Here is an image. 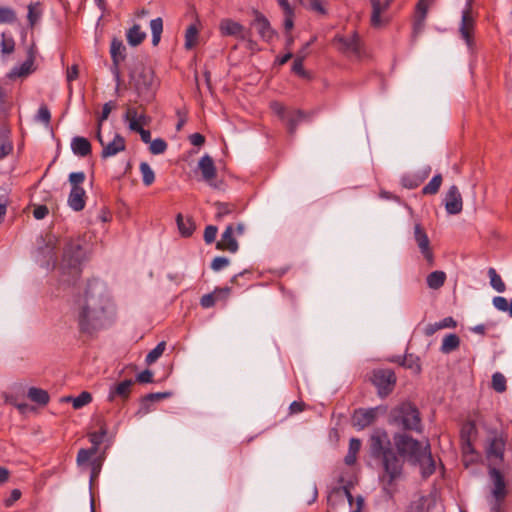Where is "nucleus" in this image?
<instances>
[{"label": "nucleus", "instance_id": "obj_1", "mask_svg": "<svg viewBox=\"0 0 512 512\" xmlns=\"http://www.w3.org/2000/svg\"><path fill=\"white\" fill-rule=\"evenodd\" d=\"M72 312L81 333L93 335L112 321L114 304L107 285L90 280L73 304Z\"/></svg>", "mask_w": 512, "mask_h": 512}, {"label": "nucleus", "instance_id": "obj_2", "mask_svg": "<svg viewBox=\"0 0 512 512\" xmlns=\"http://www.w3.org/2000/svg\"><path fill=\"white\" fill-rule=\"evenodd\" d=\"M382 466L383 472L379 476L382 491L392 499L397 492V481L402 477L403 462L393 451H386L382 457Z\"/></svg>", "mask_w": 512, "mask_h": 512}, {"label": "nucleus", "instance_id": "obj_3", "mask_svg": "<svg viewBox=\"0 0 512 512\" xmlns=\"http://www.w3.org/2000/svg\"><path fill=\"white\" fill-rule=\"evenodd\" d=\"M393 422L405 430H421V418L418 409L411 403H402L392 411Z\"/></svg>", "mask_w": 512, "mask_h": 512}, {"label": "nucleus", "instance_id": "obj_4", "mask_svg": "<svg viewBox=\"0 0 512 512\" xmlns=\"http://www.w3.org/2000/svg\"><path fill=\"white\" fill-rule=\"evenodd\" d=\"M489 476L494 484V487L491 491V496L488 498L490 511L503 512V504L507 496L504 477L497 468H490Z\"/></svg>", "mask_w": 512, "mask_h": 512}, {"label": "nucleus", "instance_id": "obj_5", "mask_svg": "<svg viewBox=\"0 0 512 512\" xmlns=\"http://www.w3.org/2000/svg\"><path fill=\"white\" fill-rule=\"evenodd\" d=\"M394 444L398 453L403 457H407L413 463L426 449V443L422 444L409 435L401 433L394 436Z\"/></svg>", "mask_w": 512, "mask_h": 512}, {"label": "nucleus", "instance_id": "obj_6", "mask_svg": "<svg viewBox=\"0 0 512 512\" xmlns=\"http://www.w3.org/2000/svg\"><path fill=\"white\" fill-rule=\"evenodd\" d=\"M154 73L150 68L142 67L132 74V85L139 97L150 99L154 90Z\"/></svg>", "mask_w": 512, "mask_h": 512}, {"label": "nucleus", "instance_id": "obj_7", "mask_svg": "<svg viewBox=\"0 0 512 512\" xmlns=\"http://www.w3.org/2000/svg\"><path fill=\"white\" fill-rule=\"evenodd\" d=\"M245 232L243 223L229 224L221 235L220 240L216 243V248L230 253H236L239 249L237 237L242 236Z\"/></svg>", "mask_w": 512, "mask_h": 512}, {"label": "nucleus", "instance_id": "obj_8", "mask_svg": "<svg viewBox=\"0 0 512 512\" xmlns=\"http://www.w3.org/2000/svg\"><path fill=\"white\" fill-rule=\"evenodd\" d=\"M84 259V252L79 241H70L63 254V268H68L69 273L77 276L80 273V264Z\"/></svg>", "mask_w": 512, "mask_h": 512}, {"label": "nucleus", "instance_id": "obj_9", "mask_svg": "<svg viewBox=\"0 0 512 512\" xmlns=\"http://www.w3.org/2000/svg\"><path fill=\"white\" fill-rule=\"evenodd\" d=\"M370 381L377 388L380 397L389 395L396 384V375L390 369H375L372 371Z\"/></svg>", "mask_w": 512, "mask_h": 512}, {"label": "nucleus", "instance_id": "obj_10", "mask_svg": "<svg viewBox=\"0 0 512 512\" xmlns=\"http://www.w3.org/2000/svg\"><path fill=\"white\" fill-rule=\"evenodd\" d=\"M414 239L421 254L427 263L432 266L434 264V254L431 249L428 235L420 223H416L414 225Z\"/></svg>", "mask_w": 512, "mask_h": 512}, {"label": "nucleus", "instance_id": "obj_11", "mask_svg": "<svg viewBox=\"0 0 512 512\" xmlns=\"http://www.w3.org/2000/svg\"><path fill=\"white\" fill-rule=\"evenodd\" d=\"M96 137L102 146V152L101 157L102 158H109L117 155L119 152H122L126 148V142L124 137H122L120 134L116 133L113 137V139L105 143L101 131H97Z\"/></svg>", "mask_w": 512, "mask_h": 512}, {"label": "nucleus", "instance_id": "obj_12", "mask_svg": "<svg viewBox=\"0 0 512 512\" xmlns=\"http://www.w3.org/2000/svg\"><path fill=\"white\" fill-rule=\"evenodd\" d=\"M371 4V17H370V23L371 26L374 28H381L385 26L389 19L385 16H383V13H385L393 0H385L384 2H381L380 0H369Z\"/></svg>", "mask_w": 512, "mask_h": 512}, {"label": "nucleus", "instance_id": "obj_13", "mask_svg": "<svg viewBox=\"0 0 512 512\" xmlns=\"http://www.w3.org/2000/svg\"><path fill=\"white\" fill-rule=\"evenodd\" d=\"M333 42L337 45L338 49L346 54L359 56L361 53L360 38L356 33L349 36L337 35L334 37Z\"/></svg>", "mask_w": 512, "mask_h": 512}, {"label": "nucleus", "instance_id": "obj_14", "mask_svg": "<svg viewBox=\"0 0 512 512\" xmlns=\"http://www.w3.org/2000/svg\"><path fill=\"white\" fill-rule=\"evenodd\" d=\"M389 446L390 440L385 431L377 430L371 435L370 449L373 457H384L386 451H392Z\"/></svg>", "mask_w": 512, "mask_h": 512}, {"label": "nucleus", "instance_id": "obj_15", "mask_svg": "<svg viewBox=\"0 0 512 512\" xmlns=\"http://www.w3.org/2000/svg\"><path fill=\"white\" fill-rule=\"evenodd\" d=\"M34 61V50L33 48H30L28 51L27 59L19 66L13 67L7 74V78L10 80H16L18 78H26L27 76L31 75L36 70Z\"/></svg>", "mask_w": 512, "mask_h": 512}, {"label": "nucleus", "instance_id": "obj_16", "mask_svg": "<svg viewBox=\"0 0 512 512\" xmlns=\"http://www.w3.org/2000/svg\"><path fill=\"white\" fill-rule=\"evenodd\" d=\"M124 120L128 122V127L131 131L139 130L150 123V118L144 111H140L137 107H127L124 114Z\"/></svg>", "mask_w": 512, "mask_h": 512}, {"label": "nucleus", "instance_id": "obj_17", "mask_svg": "<svg viewBox=\"0 0 512 512\" xmlns=\"http://www.w3.org/2000/svg\"><path fill=\"white\" fill-rule=\"evenodd\" d=\"M445 209L448 214H459L463 209L461 193L456 185H452L445 195Z\"/></svg>", "mask_w": 512, "mask_h": 512}, {"label": "nucleus", "instance_id": "obj_18", "mask_svg": "<svg viewBox=\"0 0 512 512\" xmlns=\"http://www.w3.org/2000/svg\"><path fill=\"white\" fill-rule=\"evenodd\" d=\"M219 29L224 36H235L241 40L246 39L247 36L245 27L229 18L221 20Z\"/></svg>", "mask_w": 512, "mask_h": 512}, {"label": "nucleus", "instance_id": "obj_19", "mask_svg": "<svg viewBox=\"0 0 512 512\" xmlns=\"http://www.w3.org/2000/svg\"><path fill=\"white\" fill-rule=\"evenodd\" d=\"M505 444V439L502 435L495 434L491 437L486 448L487 458L496 459L501 462L504 457Z\"/></svg>", "mask_w": 512, "mask_h": 512}, {"label": "nucleus", "instance_id": "obj_20", "mask_svg": "<svg viewBox=\"0 0 512 512\" xmlns=\"http://www.w3.org/2000/svg\"><path fill=\"white\" fill-rule=\"evenodd\" d=\"M378 408L358 409L353 414V425L358 429H364L371 425L377 417Z\"/></svg>", "mask_w": 512, "mask_h": 512}, {"label": "nucleus", "instance_id": "obj_21", "mask_svg": "<svg viewBox=\"0 0 512 512\" xmlns=\"http://www.w3.org/2000/svg\"><path fill=\"white\" fill-rule=\"evenodd\" d=\"M86 199V191L83 187H72L67 199V204L73 211L79 212L85 208Z\"/></svg>", "mask_w": 512, "mask_h": 512}, {"label": "nucleus", "instance_id": "obj_22", "mask_svg": "<svg viewBox=\"0 0 512 512\" xmlns=\"http://www.w3.org/2000/svg\"><path fill=\"white\" fill-rule=\"evenodd\" d=\"M252 25L255 27L258 34L264 41L270 42L273 39L275 35L274 30L272 29L267 18L264 17L262 14H256V17Z\"/></svg>", "mask_w": 512, "mask_h": 512}, {"label": "nucleus", "instance_id": "obj_23", "mask_svg": "<svg viewBox=\"0 0 512 512\" xmlns=\"http://www.w3.org/2000/svg\"><path fill=\"white\" fill-rule=\"evenodd\" d=\"M310 118L311 114L303 110L296 109L289 111L285 120L289 134L294 135L298 125L303 121L309 120Z\"/></svg>", "mask_w": 512, "mask_h": 512}, {"label": "nucleus", "instance_id": "obj_24", "mask_svg": "<svg viewBox=\"0 0 512 512\" xmlns=\"http://www.w3.org/2000/svg\"><path fill=\"white\" fill-rule=\"evenodd\" d=\"M414 464H418L421 468L422 475L424 477H428L432 475L435 471V462L432 458L430 452V445L426 443V449L422 452V454L417 458Z\"/></svg>", "mask_w": 512, "mask_h": 512}, {"label": "nucleus", "instance_id": "obj_25", "mask_svg": "<svg viewBox=\"0 0 512 512\" xmlns=\"http://www.w3.org/2000/svg\"><path fill=\"white\" fill-rule=\"evenodd\" d=\"M198 168L202 174L203 180L211 184L217 173L213 159L207 154L202 156L198 162Z\"/></svg>", "mask_w": 512, "mask_h": 512}, {"label": "nucleus", "instance_id": "obj_26", "mask_svg": "<svg viewBox=\"0 0 512 512\" xmlns=\"http://www.w3.org/2000/svg\"><path fill=\"white\" fill-rule=\"evenodd\" d=\"M133 385L132 380H124L110 388L109 394H108V401L112 402L117 397L122 398L123 400H126L131 392V386Z\"/></svg>", "mask_w": 512, "mask_h": 512}, {"label": "nucleus", "instance_id": "obj_27", "mask_svg": "<svg viewBox=\"0 0 512 512\" xmlns=\"http://www.w3.org/2000/svg\"><path fill=\"white\" fill-rule=\"evenodd\" d=\"M230 293V288L215 289L212 293L205 294L200 299L203 308H210L215 305L216 301L226 299Z\"/></svg>", "mask_w": 512, "mask_h": 512}, {"label": "nucleus", "instance_id": "obj_28", "mask_svg": "<svg viewBox=\"0 0 512 512\" xmlns=\"http://www.w3.org/2000/svg\"><path fill=\"white\" fill-rule=\"evenodd\" d=\"M96 454L95 448L90 449H80L77 454V464L79 466H84L87 464L91 465L92 468V474H91V480H93L94 476L97 474L98 470V464L96 461L91 462V458Z\"/></svg>", "mask_w": 512, "mask_h": 512}, {"label": "nucleus", "instance_id": "obj_29", "mask_svg": "<svg viewBox=\"0 0 512 512\" xmlns=\"http://www.w3.org/2000/svg\"><path fill=\"white\" fill-rule=\"evenodd\" d=\"M71 149L75 155L86 157L91 153V144L85 137L76 136L71 141Z\"/></svg>", "mask_w": 512, "mask_h": 512}, {"label": "nucleus", "instance_id": "obj_30", "mask_svg": "<svg viewBox=\"0 0 512 512\" xmlns=\"http://www.w3.org/2000/svg\"><path fill=\"white\" fill-rule=\"evenodd\" d=\"M446 278L444 271L437 270L427 275L426 283L430 289L437 290L444 285Z\"/></svg>", "mask_w": 512, "mask_h": 512}, {"label": "nucleus", "instance_id": "obj_31", "mask_svg": "<svg viewBox=\"0 0 512 512\" xmlns=\"http://www.w3.org/2000/svg\"><path fill=\"white\" fill-rule=\"evenodd\" d=\"M125 46L123 45L122 41L118 39H113L111 42V58L113 60V63L115 67L119 65V63L124 60L125 58Z\"/></svg>", "mask_w": 512, "mask_h": 512}, {"label": "nucleus", "instance_id": "obj_32", "mask_svg": "<svg viewBox=\"0 0 512 512\" xmlns=\"http://www.w3.org/2000/svg\"><path fill=\"white\" fill-rule=\"evenodd\" d=\"M429 173H430V168L428 167L424 171L422 176L404 175L401 178V183H402L403 187H405V188L415 189L424 181V179L429 175Z\"/></svg>", "mask_w": 512, "mask_h": 512}, {"label": "nucleus", "instance_id": "obj_33", "mask_svg": "<svg viewBox=\"0 0 512 512\" xmlns=\"http://www.w3.org/2000/svg\"><path fill=\"white\" fill-rule=\"evenodd\" d=\"M127 42L131 46H138L146 38V33L141 30L140 25H133L127 32Z\"/></svg>", "mask_w": 512, "mask_h": 512}, {"label": "nucleus", "instance_id": "obj_34", "mask_svg": "<svg viewBox=\"0 0 512 512\" xmlns=\"http://www.w3.org/2000/svg\"><path fill=\"white\" fill-rule=\"evenodd\" d=\"M176 222L182 236L189 237L192 235L195 230V225L191 218H184L182 214H178Z\"/></svg>", "mask_w": 512, "mask_h": 512}, {"label": "nucleus", "instance_id": "obj_35", "mask_svg": "<svg viewBox=\"0 0 512 512\" xmlns=\"http://www.w3.org/2000/svg\"><path fill=\"white\" fill-rule=\"evenodd\" d=\"M460 345V338L457 334L451 333L446 335L443 338L442 345H441V352L444 354H449L452 351L456 350Z\"/></svg>", "mask_w": 512, "mask_h": 512}, {"label": "nucleus", "instance_id": "obj_36", "mask_svg": "<svg viewBox=\"0 0 512 512\" xmlns=\"http://www.w3.org/2000/svg\"><path fill=\"white\" fill-rule=\"evenodd\" d=\"M28 397L31 401L38 403L40 405H46L49 402V394L46 390L31 387L28 390Z\"/></svg>", "mask_w": 512, "mask_h": 512}, {"label": "nucleus", "instance_id": "obj_37", "mask_svg": "<svg viewBox=\"0 0 512 512\" xmlns=\"http://www.w3.org/2000/svg\"><path fill=\"white\" fill-rule=\"evenodd\" d=\"M299 2L307 9H310L311 11H313L317 14H320V15L327 14V9H326L327 2L325 0H299Z\"/></svg>", "mask_w": 512, "mask_h": 512}, {"label": "nucleus", "instance_id": "obj_38", "mask_svg": "<svg viewBox=\"0 0 512 512\" xmlns=\"http://www.w3.org/2000/svg\"><path fill=\"white\" fill-rule=\"evenodd\" d=\"M13 149L12 142L9 137V131L8 130H1L0 131V159H3L8 154L11 153Z\"/></svg>", "mask_w": 512, "mask_h": 512}, {"label": "nucleus", "instance_id": "obj_39", "mask_svg": "<svg viewBox=\"0 0 512 512\" xmlns=\"http://www.w3.org/2000/svg\"><path fill=\"white\" fill-rule=\"evenodd\" d=\"M15 40L12 35L3 32L1 34L0 48L2 55H11L15 51Z\"/></svg>", "mask_w": 512, "mask_h": 512}, {"label": "nucleus", "instance_id": "obj_40", "mask_svg": "<svg viewBox=\"0 0 512 512\" xmlns=\"http://www.w3.org/2000/svg\"><path fill=\"white\" fill-rule=\"evenodd\" d=\"M150 29L152 33V44L154 46H157L161 39V34L163 31V20L162 18L158 17L155 19H152L150 22Z\"/></svg>", "mask_w": 512, "mask_h": 512}, {"label": "nucleus", "instance_id": "obj_41", "mask_svg": "<svg viewBox=\"0 0 512 512\" xmlns=\"http://www.w3.org/2000/svg\"><path fill=\"white\" fill-rule=\"evenodd\" d=\"M65 401H71L74 409H80L92 401V395L87 392H81L77 397H66Z\"/></svg>", "mask_w": 512, "mask_h": 512}, {"label": "nucleus", "instance_id": "obj_42", "mask_svg": "<svg viewBox=\"0 0 512 512\" xmlns=\"http://www.w3.org/2000/svg\"><path fill=\"white\" fill-rule=\"evenodd\" d=\"M199 30L196 25H190L185 32V47L192 49L198 43Z\"/></svg>", "mask_w": 512, "mask_h": 512}, {"label": "nucleus", "instance_id": "obj_43", "mask_svg": "<svg viewBox=\"0 0 512 512\" xmlns=\"http://www.w3.org/2000/svg\"><path fill=\"white\" fill-rule=\"evenodd\" d=\"M488 276L490 279V285L495 291L503 293L506 290L505 283L494 268L488 269Z\"/></svg>", "mask_w": 512, "mask_h": 512}, {"label": "nucleus", "instance_id": "obj_44", "mask_svg": "<svg viewBox=\"0 0 512 512\" xmlns=\"http://www.w3.org/2000/svg\"><path fill=\"white\" fill-rule=\"evenodd\" d=\"M43 13L42 6L39 2L31 3L28 6V21L31 26H34L41 18Z\"/></svg>", "mask_w": 512, "mask_h": 512}, {"label": "nucleus", "instance_id": "obj_45", "mask_svg": "<svg viewBox=\"0 0 512 512\" xmlns=\"http://www.w3.org/2000/svg\"><path fill=\"white\" fill-rule=\"evenodd\" d=\"M142 181L145 186H150L155 181V174L150 165L146 162H141L139 166Z\"/></svg>", "mask_w": 512, "mask_h": 512}, {"label": "nucleus", "instance_id": "obj_46", "mask_svg": "<svg viewBox=\"0 0 512 512\" xmlns=\"http://www.w3.org/2000/svg\"><path fill=\"white\" fill-rule=\"evenodd\" d=\"M473 29V20L470 17L467 11L463 12L462 15V23H461V33L467 42H469L470 35Z\"/></svg>", "mask_w": 512, "mask_h": 512}, {"label": "nucleus", "instance_id": "obj_47", "mask_svg": "<svg viewBox=\"0 0 512 512\" xmlns=\"http://www.w3.org/2000/svg\"><path fill=\"white\" fill-rule=\"evenodd\" d=\"M442 184V176L440 174L435 175L427 185L423 187V194L434 195L439 191Z\"/></svg>", "mask_w": 512, "mask_h": 512}, {"label": "nucleus", "instance_id": "obj_48", "mask_svg": "<svg viewBox=\"0 0 512 512\" xmlns=\"http://www.w3.org/2000/svg\"><path fill=\"white\" fill-rule=\"evenodd\" d=\"M402 366L412 370L414 373L419 374L421 372V364L418 357L409 354L406 355L402 361Z\"/></svg>", "mask_w": 512, "mask_h": 512}, {"label": "nucleus", "instance_id": "obj_49", "mask_svg": "<svg viewBox=\"0 0 512 512\" xmlns=\"http://www.w3.org/2000/svg\"><path fill=\"white\" fill-rule=\"evenodd\" d=\"M165 348H166V344L164 341L158 343L157 346L147 354L146 359H145L146 363L148 365H151L154 362H156L164 353Z\"/></svg>", "mask_w": 512, "mask_h": 512}, {"label": "nucleus", "instance_id": "obj_50", "mask_svg": "<svg viewBox=\"0 0 512 512\" xmlns=\"http://www.w3.org/2000/svg\"><path fill=\"white\" fill-rule=\"evenodd\" d=\"M215 207H216L215 218L218 221L224 219L226 216L232 214L234 211L233 205L228 204V203L217 202L215 204Z\"/></svg>", "mask_w": 512, "mask_h": 512}, {"label": "nucleus", "instance_id": "obj_51", "mask_svg": "<svg viewBox=\"0 0 512 512\" xmlns=\"http://www.w3.org/2000/svg\"><path fill=\"white\" fill-rule=\"evenodd\" d=\"M492 388L498 393L506 391V378L502 373L496 372L492 375Z\"/></svg>", "mask_w": 512, "mask_h": 512}, {"label": "nucleus", "instance_id": "obj_52", "mask_svg": "<svg viewBox=\"0 0 512 512\" xmlns=\"http://www.w3.org/2000/svg\"><path fill=\"white\" fill-rule=\"evenodd\" d=\"M16 21V13L10 7L0 6V24H11Z\"/></svg>", "mask_w": 512, "mask_h": 512}, {"label": "nucleus", "instance_id": "obj_53", "mask_svg": "<svg viewBox=\"0 0 512 512\" xmlns=\"http://www.w3.org/2000/svg\"><path fill=\"white\" fill-rule=\"evenodd\" d=\"M149 144H150L149 150L154 155L162 154L167 149V143L161 138H156L153 141H151Z\"/></svg>", "mask_w": 512, "mask_h": 512}, {"label": "nucleus", "instance_id": "obj_54", "mask_svg": "<svg viewBox=\"0 0 512 512\" xmlns=\"http://www.w3.org/2000/svg\"><path fill=\"white\" fill-rule=\"evenodd\" d=\"M270 109L275 115H277L282 121L285 122L289 111H287L286 107L282 103L278 101H272L270 103Z\"/></svg>", "mask_w": 512, "mask_h": 512}, {"label": "nucleus", "instance_id": "obj_55", "mask_svg": "<svg viewBox=\"0 0 512 512\" xmlns=\"http://www.w3.org/2000/svg\"><path fill=\"white\" fill-rule=\"evenodd\" d=\"M36 120L42 122L46 126L50 124L51 113L46 105L43 104L39 107L38 112L36 114Z\"/></svg>", "mask_w": 512, "mask_h": 512}, {"label": "nucleus", "instance_id": "obj_56", "mask_svg": "<svg viewBox=\"0 0 512 512\" xmlns=\"http://www.w3.org/2000/svg\"><path fill=\"white\" fill-rule=\"evenodd\" d=\"M69 183L72 187H82V184L84 183L86 176L85 173L82 171L79 172H72L69 174Z\"/></svg>", "mask_w": 512, "mask_h": 512}, {"label": "nucleus", "instance_id": "obj_57", "mask_svg": "<svg viewBox=\"0 0 512 512\" xmlns=\"http://www.w3.org/2000/svg\"><path fill=\"white\" fill-rule=\"evenodd\" d=\"M304 55H297L293 61L292 71L301 77H306V71L304 70L303 61Z\"/></svg>", "mask_w": 512, "mask_h": 512}, {"label": "nucleus", "instance_id": "obj_58", "mask_svg": "<svg viewBox=\"0 0 512 512\" xmlns=\"http://www.w3.org/2000/svg\"><path fill=\"white\" fill-rule=\"evenodd\" d=\"M435 0H419L416 5L415 15L427 17L428 9Z\"/></svg>", "mask_w": 512, "mask_h": 512}, {"label": "nucleus", "instance_id": "obj_59", "mask_svg": "<svg viewBox=\"0 0 512 512\" xmlns=\"http://www.w3.org/2000/svg\"><path fill=\"white\" fill-rule=\"evenodd\" d=\"M425 21L426 17H424L423 15H415L413 22V37H417L420 33H422L425 27Z\"/></svg>", "mask_w": 512, "mask_h": 512}, {"label": "nucleus", "instance_id": "obj_60", "mask_svg": "<svg viewBox=\"0 0 512 512\" xmlns=\"http://www.w3.org/2000/svg\"><path fill=\"white\" fill-rule=\"evenodd\" d=\"M114 108V104L112 102H107L103 105L102 113L98 118V129L97 131H101L102 123L109 117L112 109Z\"/></svg>", "mask_w": 512, "mask_h": 512}, {"label": "nucleus", "instance_id": "obj_61", "mask_svg": "<svg viewBox=\"0 0 512 512\" xmlns=\"http://www.w3.org/2000/svg\"><path fill=\"white\" fill-rule=\"evenodd\" d=\"M218 229L216 226L209 225L204 230V241L207 244H211L215 241Z\"/></svg>", "mask_w": 512, "mask_h": 512}, {"label": "nucleus", "instance_id": "obj_62", "mask_svg": "<svg viewBox=\"0 0 512 512\" xmlns=\"http://www.w3.org/2000/svg\"><path fill=\"white\" fill-rule=\"evenodd\" d=\"M494 307L502 312L508 311V307L510 302L505 297L502 296H496L492 300Z\"/></svg>", "mask_w": 512, "mask_h": 512}, {"label": "nucleus", "instance_id": "obj_63", "mask_svg": "<svg viewBox=\"0 0 512 512\" xmlns=\"http://www.w3.org/2000/svg\"><path fill=\"white\" fill-rule=\"evenodd\" d=\"M229 265V259L226 257H215L211 263V268L214 271H220L221 269L227 267Z\"/></svg>", "mask_w": 512, "mask_h": 512}, {"label": "nucleus", "instance_id": "obj_64", "mask_svg": "<svg viewBox=\"0 0 512 512\" xmlns=\"http://www.w3.org/2000/svg\"><path fill=\"white\" fill-rule=\"evenodd\" d=\"M104 435H105V432H101V433L94 432L89 435L90 442L93 445L92 448H95L96 452L98 451L99 445L103 441Z\"/></svg>", "mask_w": 512, "mask_h": 512}]
</instances>
